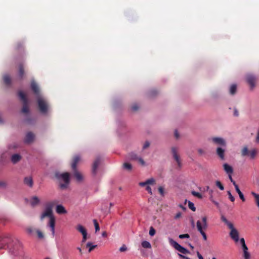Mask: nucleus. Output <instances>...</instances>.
I'll return each instance as SVG.
<instances>
[{"mask_svg":"<svg viewBox=\"0 0 259 259\" xmlns=\"http://www.w3.org/2000/svg\"><path fill=\"white\" fill-rule=\"evenodd\" d=\"M130 159L131 160H138V157H137L136 155L135 154H131L130 156Z\"/></svg>","mask_w":259,"mask_h":259,"instance_id":"47","label":"nucleus"},{"mask_svg":"<svg viewBox=\"0 0 259 259\" xmlns=\"http://www.w3.org/2000/svg\"><path fill=\"white\" fill-rule=\"evenodd\" d=\"M139 107L137 105H134L132 107V110L133 111H136L138 109Z\"/></svg>","mask_w":259,"mask_h":259,"instance_id":"54","label":"nucleus"},{"mask_svg":"<svg viewBox=\"0 0 259 259\" xmlns=\"http://www.w3.org/2000/svg\"><path fill=\"white\" fill-rule=\"evenodd\" d=\"M175 137L177 138H178L179 137V135L178 133V132L177 131H175Z\"/></svg>","mask_w":259,"mask_h":259,"instance_id":"61","label":"nucleus"},{"mask_svg":"<svg viewBox=\"0 0 259 259\" xmlns=\"http://www.w3.org/2000/svg\"><path fill=\"white\" fill-rule=\"evenodd\" d=\"M215 183H216V186L218 187H219L220 190H224V187L223 185L222 184V183L220 181H216Z\"/></svg>","mask_w":259,"mask_h":259,"instance_id":"39","label":"nucleus"},{"mask_svg":"<svg viewBox=\"0 0 259 259\" xmlns=\"http://www.w3.org/2000/svg\"><path fill=\"white\" fill-rule=\"evenodd\" d=\"M24 182L25 185L30 187H32L33 185V182L31 177H27L24 178Z\"/></svg>","mask_w":259,"mask_h":259,"instance_id":"15","label":"nucleus"},{"mask_svg":"<svg viewBox=\"0 0 259 259\" xmlns=\"http://www.w3.org/2000/svg\"><path fill=\"white\" fill-rule=\"evenodd\" d=\"M34 135L31 133H28L26 136L25 141L27 143H30L34 140Z\"/></svg>","mask_w":259,"mask_h":259,"instance_id":"17","label":"nucleus"},{"mask_svg":"<svg viewBox=\"0 0 259 259\" xmlns=\"http://www.w3.org/2000/svg\"><path fill=\"white\" fill-rule=\"evenodd\" d=\"M56 211L58 214H65L67 213L64 207L62 205H58L56 206Z\"/></svg>","mask_w":259,"mask_h":259,"instance_id":"13","label":"nucleus"},{"mask_svg":"<svg viewBox=\"0 0 259 259\" xmlns=\"http://www.w3.org/2000/svg\"><path fill=\"white\" fill-rule=\"evenodd\" d=\"M228 194L229 195V198L230 199V200L232 201V202H234V200H235V198L234 197L232 196V195L231 194L230 191H228Z\"/></svg>","mask_w":259,"mask_h":259,"instance_id":"46","label":"nucleus"},{"mask_svg":"<svg viewBox=\"0 0 259 259\" xmlns=\"http://www.w3.org/2000/svg\"><path fill=\"white\" fill-rule=\"evenodd\" d=\"M232 174H228L229 178L230 181L233 183L234 187H235V186H237V185L236 184L235 182L233 180V179L232 178Z\"/></svg>","mask_w":259,"mask_h":259,"instance_id":"45","label":"nucleus"},{"mask_svg":"<svg viewBox=\"0 0 259 259\" xmlns=\"http://www.w3.org/2000/svg\"><path fill=\"white\" fill-rule=\"evenodd\" d=\"M56 177L61 181L64 182V184H60V187L61 189H66L70 181V175L68 172L63 174H56Z\"/></svg>","mask_w":259,"mask_h":259,"instance_id":"2","label":"nucleus"},{"mask_svg":"<svg viewBox=\"0 0 259 259\" xmlns=\"http://www.w3.org/2000/svg\"><path fill=\"white\" fill-rule=\"evenodd\" d=\"M190 236L188 234H181L179 235V238L181 239L189 238Z\"/></svg>","mask_w":259,"mask_h":259,"instance_id":"44","label":"nucleus"},{"mask_svg":"<svg viewBox=\"0 0 259 259\" xmlns=\"http://www.w3.org/2000/svg\"><path fill=\"white\" fill-rule=\"evenodd\" d=\"M211 140L213 142L217 145L224 146V147L226 146L225 141L222 138H213Z\"/></svg>","mask_w":259,"mask_h":259,"instance_id":"11","label":"nucleus"},{"mask_svg":"<svg viewBox=\"0 0 259 259\" xmlns=\"http://www.w3.org/2000/svg\"><path fill=\"white\" fill-rule=\"evenodd\" d=\"M249 151L247 147H244L242 150L241 153L242 155L243 156H248L249 155Z\"/></svg>","mask_w":259,"mask_h":259,"instance_id":"32","label":"nucleus"},{"mask_svg":"<svg viewBox=\"0 0 259 259\" xmlns=\"http://www.w3.org/2000/svg\"><path fill=\"white\" fill-rule=\"evenodd\" d=\"M48 217L49 218L48 226L51 228L52 234H55V226L56 219L53 214L52 210L51 208H46V210L43 212L40 216L41 220H42L45 217Z\"/></svg>","mask_w":259,"mask_h":259,"instance_id":"1","label":"nucleus"},{"mask_svg":"<svg viewBox=\"0 0 259 259\" xmlns=\"http://www.w3.org/2000/svg\"><path fill=\"white\" fill-rule=\"evenodd\" d=\"M149 143L148 142H146L143 146V148L144 149H146L147 148V147H148L149 146Z\"/></svg>","mask_w":259,"mask_h":259,"instance_id":"56","label":"nucleus"},{"mask_svg":"<svg viewBox=\"0 0 259 259\" xmlns=\"http://www.w3.org/2000/svg\"><path fill=\"white\" fill-rule=\"evenodd\" d=\"M123 168L128 170H131L132 169V165L127 162H125L123 165Z\"/></svg>","mask_w":259,"mask_h":259,"instance_id":"35","label":"nucleus"},{"mask_svg":"<svg viewBox=\"0 0 259 259\" xmlns=\"http://www.w3.org/2000/svg\"><path fill=\"white\" fill-rule=\"evenodd\" d=\"M102 236L103 237H106L107 236V233L106 232H104L102 233Z\"/></svg>","mask_w":259,"mask_h":259,"instance_id":"62","label":"nucleus"},{"mask_svg":"<svg viewBox=\"0 0 259 259\" xmlns=\"http://www.w3.org/2000/svg\"><path fill=\"white\" fill-rule=\"evenodd\" d=\"M100 160L99 158H97L94 161L93 165L92 171L94 174H96L97 168L100 164Z\"/></svg>","mask_w":259,"mask_h":259,"instance_id":"20","label":"nucleus"},{"mask_svg":"<svg viewBox=\"0 0 259 259\" xmlns=\"http://www.w3.org/2000/svg\"><path fill=\"white\" fill-rule=\"evenodd\" d=\"M82 242H85L88 239V237H87L88 233L87 232L85 234H82Z\"/></svg>","mask_w":259,"mask_h":259,"instance_id":"48","label":"nucleus"},{"mask_svg":"<svg viewBox=\"0 0 259 259\" xmlns=\"http://www.w3.org/2000/svg\"><path fill=\"white\" fill-rule=\"evenodd\" d=\"M192 194L193 196L197 197V198H202V195L199 192H197L196 191H192Z\"/></svg>","mask_w":259,"mask_h":259,"instance_id":"38","label":"nucleus"},{"mask_svg":"<svg viewBox=\"0 0 259 259\" xmlns=\"http://www.w3.org/2000/svg\"><path fill=\"white\" fill-rule=\"evenodd\" d=\"M37 234L38 236V237L39 238H42L44 237L43 234L40 231L37 230Z\"/></svg>","mask_w":259,"mask_h":259,"instance_id":"53","label":"nucleus"},{"mask_svg":"<svg viewBox=\"0 0 259 259\" xmlns=\"http://www.w3.org/2000/svg\"><path fill=\"white\" fill-rule=\"evenodd\" d=\"M138 160L142 166H144L145 165V162L142 158H138Z\"/></svg>","mask_w":259,"mask_h":259,"instance_id":"51","label":"nucleus"},{"mask_svg":"<svg viewBox=\"0 0 259 259\" xmlns=\"http://www.w3.org/2000/svg\"><path fill=\"white\" fill-rule=\"evenodd\" d=\"M230 229V236L235 242L239 241V233L233 225L232 227L229 228Z\"/></svg>","mask_w":259,"mask_h":259,"instance_id":"8","label":"nucleus"},{"mask_svg":"<svg viewBox=\"0 0 259 259\" xmlns=\"http://www.w3.org/2000/svg\"><path fill=\"white\" fill-rule=\"evenodd\" d=\"M197 254L199 259H203V256L200 254V253L199 252H197Z\"/></svg>","mask_w":259,"mask_h":259,"instance_id":"59","label":"nucleus"},{"mask_svg":"<svg viewBox=\"0 0 259 259\" xmlns=\"http://www.w3.org/2000/svg\"><path fill=\"white\" fill-rule=\"evenodd\" d=\"M37 100L40 112L42 113L47 112L48 109V105L45 99L41 96H39L37 97Z\"/></svg>","mask_w":259,"mask_h":259,"instance_id":"4","label":"nucleus"},{"mask_svg":"<svg viewBox=\"0 0 259 259\" xmlns=\"http://www.w3.org/2000/svg\"><path fill=\"white\" fill-rule=\"evenodd\" d=\"M127 250V247L125 244L122 245L121 247L119 248V251L120 252H124Z\"/></svg>","mask_w":259,"mask_h":259,"instance_id":"43","label":"nucleus"},{"mask_svg":"<svg viewBox=\"0 0 259 259\" xmlns=\"http://www.w3.org/2000/svg\"><path fill=\"white\" fill-rule=\"evenodd\" d=\"M169 241L171 245H172L176 249L178 250L181 253L183 254H187L190 252L188 249L180 245L179 243H178L176 241H174L172 239H169Z\"/></svg>","mask_w":259,"mask_h":259,"instance_id":"7","label":"nucleus"},{"mask_svg":"<svg viewBox=\"0 0 259 259\" xmlns=\"http://www.w3.org/2000/svg\"><path fill=\"white\" fill-rule=\"evenodd\" d=\"M200 234L202 235V236H203V238L204 239V240H207V236H206V235L205 233V231H201L200 232Z\"/></svg>","mask_w":259,"mask_h":259,"instance_id":"52","label":"nucleus"},{"mask_svg":"<svg viewBox=\"0 0 259 259\" xmlns=\"http://www.w3.org/2000/svg\"><path fill=\"white\" fill-rule=\"evenodd\" d=\"M18 94L21 100L23 103V107L22 109V112L24 113H27L29 112V107L26 95L22 91H20Z\"/></svg>","mask_w":259,"mask_h":259,"instance_id":"3","label":"nucleus"},{"mask_svg":"<svg viewBox=\"0 0 259 259\" xmlns=\"http://www.w3.org/2000/svg\"><path fill=\"white\" fill-rule=\"evenodd\" d=\"M179 207L182 208L183 209H185V208L181 204L179 205Z\"/></svg>","mask_w":259,"mask_h":259,"instance_id":"63","label":"nucleus"},{"mask_svg":"<svg viewBox=\"0 0 259 259\" xmlns=\"http://www.w3.org/2000/svg\"><path fill=\"white\" fill-rule=\"evenodd\" d=\"M171 151H172V155H173L174 159L177 162L178 165L179 166H181V160H180V156L178 154V149L175 147H173L171 149Z\"/></svg>","mask_w":259,"mask_h":259,"instance_id":"10","label":"nucleus"},{"mask_svg":"<svg viewBox=\"0 0 259 259\" xmlns=\"http://www.w3.org/2000/svg\"><path fill=\"white\" fill-rule=\"evenodd\" d=\"M196 226L197 230L199 232L201 231H205L208 227L207 217L206 216H204L202 218V221H197L196 223Z\"/></svg>","mask_w":259,"mask_h":259,"instance_id":"5","label":"nucleus"},{"mask_svg":"<svg viewBox=\"0 0 259 259\" xmlns=\"http://www.w3.org/2000/svg\"><path fill=\"white\" fill-rule=\"evenodd\" d=\"M158 191L161 196H164V189L162 187H159L158 188Z\"/></svg>","mask_w":259,"mask_h":259,"instance_id":"49","label":"nucleus"},{"mask_svg":"<svg viewBox=\"0 0 259 259\" xmlns=\"http://www.w3.org/2000/svg\"><path fill=\"white\" fill-rule=\"evenodd\" d=\"M257 153V150L256 149H251L249 153L248 156L250 159H253L255 158L256 154Z\"/></svg>","mask_w":259,"mask_h":259,"instance_id":"24","label":"nucleus"},{"mask_svg":"<svg viewBox=\"0 0 259 259\" xmlns=\"http://www.w3.org/2000/svg\"><path fill=\"white\" fill-rule=\"evenodd\" d=\"M93 222L95 227L96 232L99 231L100 230V227L97 221L96 220H94Z\"/></svg>","mask_w":259,"mask_h":259,"instance_id":"36","label":"nucleus"},{"mask_svg":"<svg viewBox=\"0 0 259 259\" xmlns=\"http://www.w3.org/2000/svg\"><path fill=\"white\" fill-rule=\"evenodd\" d=\"M237 90V86L236 84H232L230 88V93L232 95H234Z\"/></svg>","mask_w":259,"mask_h":259,"instance_id":"33","label":"nucleus"},{"mask_svg":"<svg viewBox=\"0 0 259 259\" xmlns=\"http://www.w3.org/2000/svg\"><path fill=\"white\" fill-rule=\"evenodd\" d=\"M243 257L244 259H250V254L248 251L243 252Z\"/></svg>","mask_w":259,"mask_h":259,"instance_id":"41","label":"nucleus"},{"mask_svg":"<svg viewBox=\"0 0 259 259\" xmlns=\"http://www.w3.org/2000/svg\"><path fill=\"white\" fill-rule=\"evenodd\" d=\"M80 161V157L79 156L77 155L74 157L73 162L71 164V167L73 170H75L77 164Z\"/></svg>","mask_w":259,"mask_h":259,"instance_id":"16","label":"nucleus"},{"mask_svg":"<svg viewBox=\"0 0 259 259\" xmlns=\"http://www.w3.org/2000/svg\"><path fill=\"white\" fill-rule=\"evenodd\" d=\"M4 80L6 85H9L11 83V79L8 75L4 76Z\"/></svg>","mask_w":259,"mask_h":259,"instance_id":"34","label":"nucleus"},{"mask_svg":"<svg viewBox=\"0 0 259 259\" xmlns=\"http://www.w3.org/2000/svg\"><path fill=\"white\" fill-rule=\"evenodd\" d=\"M211 201L217 206H219V203L217 202V201H214L213 199V198L212 196L210 197V198Z\"/></svg>","mask_w":259,"mask_h":259,"instance_id":"55","label":"nucleus"},{"mask_svg":"<svg viewBox=\"0 0 259 259\" xmlns=\"http://www.w3.org/2000/svg\"><path fill=\"white\" fill-rule=\"evenodd\" d=\"M149 233L151 236H153L155 235V230L152 227H150Z\"/></svg>","mask_w":259,"mask_h":259,"instance_id":"42","label":"nucleus"},{"mask_svg":"<svg viewBox=\"0 0 259 259\" xmlns=\"http://www.w3.org/2000/svg\"><path fill=\"white\" fill-rule=\"evenodd\" d=\"M40 200L37 196H33L32 197L30 204L32 206H34L39 203Z\"/></svg>","mask_w":259,"mask_h":259,"instance_id":"21","label":"nucleus"},{"mask_svg":"<svg viewBox=\"0 0 259 259\" xmlns=\"http://www.w3.org/2000/svg\"><path fill=\"white\" fill-rule=\"evenodd\" d=\"M55 203H56L54 201L49 202L47 204L46 208H51L52 209Z\"/></svg>","mask_w":259,"mask_h":259,"instance_id":"40","label":"nucleus"},{"mask_svg":"<svg viewBox=\"0 0 259 259\" xmlns=\"http://www.w3.org/2000/svg\"><path fill=\"white\" fill-rule=\"evenodd\" d=\"M182 217V213L181 212H178L174 217V219L175 220H178L180 219Z\"/></svg>","mask_w":259,"mask_h":259,"instance_id":"50","label":"nucleus"},{"mask_svg":"<svg viewBox=\"0 0 259 259\" xmlns=\"http://www.w3.org/2000/svg\"><path fill=\"white\" fill-rule=\"evenodd\" d=\"M143 247L145 248H151V245L150 242L147 241H144L141 243Z\"/></svg>","mask_w":259,"mask_h":259,"instance_id":"29","label":"nucleus"},{"mask_svg":"<svg viewBox=\"0 0 259 259\" xmlns=\"http://www.w3.org/2000/svg\"><path fill=\"white\" fill-rule=\"evenodd\" d=\"M225 151V149H223V148H222L221 147H219L217 149V153L218 155L220 157V158L222 160H224V157H225V155H224Z\"/></svg>","mask_w":259,"mask_h":259,"instance_id":"18","label":"nucleus"},{"mask_svg":"<svg viewBox=\"0 0 259 259\" xmlns=\"http://www.w3.org/2000/svg\"><path fill=\"white\" fill-rule=\"evenodd\" d=\"M188 206H189V208L191 209L192 210H193V211H195L196 208L194 206V204L193 203H192L191 201H189Z\"/></svg>","mask_w":259,"mask_h":259,"instance_id":"37","label":"nucleus"},{"mask_svg":"<svg viewBox=\"0 0 259 259\" xmlns=\"http://www.w3.org/2000/svg\"><path fill=\"white\" fill-rule=\"evenodd\" d=\"M15 50L18 52H22L24 51V46L22 42H18L15 46Z\"/></svg>","mask_w":259,"mask_h":259,"instance_id":"19","label":"nucleus"},{"mask_svg":"<svg viewBox=\"0 0 259 259\" xmlns=\"http://www.w3.org/2000/svg\"><path fill=\"white\" fill-rule=\"evenodd\" d=\"M87 247L89 248V252H90L97 247V245H93L91 242H88Z\"/></svg>","mask_w":259,"mask_h":259,"instance_id":"30","label":"nucleus"},{"mask_svg":"<svg viewBox=\"0 0 259 259\" xmlns=\"http://www.w3.org/2000/svg\"><path fill=\"white\" fill-rule=\"evenodd\" d=\"M235 190H236V192L238 194L240 198L242 200V201L243 202H244L245 201V198L244 197V195H243V193L240 190L238 185L237 186H235Z\"/></svg>","mask_w":259,"mask_h":259,"instance_id":"25","label":"nucleus"},{"mask_svg":"<svg viewBox=\"0 0 259 259\" xmlns=\"http://www.w3.org/2000/svg\"><path fill=\"white\" fill-rule=\"evenodd\" d=\"M76 230L79 232L82 235L87 232L85 228L81 225H78L76 226Z\"/></svg>","mask_w":259,"mask_h":259,"instance_id":"26","label":"nucleus"},{"mask_svg":"<svg viewBox=\"0 0 259 259\" xmlns=\"http://www.w3.org/2000/svg\"><path fill=\"white\" fill-rule=\"evenodd\" d=\"M246 81L252 89L255 85L256 78L252 75L248 74L246 76Z\"/></svg>","mask_w":259,"mask_h":259,"instance_id":"9","label":"nucleus"},{"mask_svg":"<svg viewBox=\"0 0 259 259\" xmlns=\"http://www.w3.org/2000/svg\"><path fill=\"white\" fill-rule=\"evenodd\" d=\"M21 157L20 155L16 154L12 155L11 160L14 163H16L20 160Z\"/></svg>","mask_w":259,"mask_h":259,"instance_id":"23","label":"nucleus"},{"mask_svg":"<svg viewBox=\"0 0 259 259\" xmlns=\"http://www.w3.org/2000/svg\"><path fill=\"white\" fill-rule=\"evenodd\" d=\"M73 171H74V176L76 179V180L78 181V182H80L81 181L83 180V176L82 175V174L79 172V171H78L76 169V168H75V170H73Z\"/></svg>","mask_w":259,"mask_h":259,"instance_id":"14","label":"nucleus"},{"mask_svg":"<svg viewBox=\"0 0 259 259\" xmlns=\"http://www.w3.org/2000/svg\"><path fill=\"white\" fill-rule=\"evenodd\" d=\"M27 231L29 233H31L32 232V230L30 229H28Z\"/></svg>","mask_w":259,"mask_h":259,"instance_id":"64","label":"nucleus"},{"mask_svg":"<svg viewBox=\"0 0 259 259\" xmlns=\"http://www.w3.org/2000/svg\"><path fill=\"white\" fill-rule=\"evenodd\" d=\"M234 115L236 116H237L239 115L238 112L237 111L236 109H235L234 111Z\"/></svg>","mask_w":259,"mask_h":259,"instance_id":"60","label":"nucleus"},{"mask_svg":"<svg viewBox=\"0 0 259 259\" xmlns=\"http://www.w3.org/2000/svg\"><path fill=\"white\" fill-rule=\"evenodd\" d=\"M240 241L242 245L243 252L248 251V248L245 244L244 239L243 238H241Z\"/></svg>","mask_w":259,"mask_h":259,"instance_id":"27","label":"nucleus"},{"mask_svg":"<svg viewBox=\"0 0 259 259\" xmlns=\"http://www.w3.org/2000/svg\"><path fill=\"white\" fill-rule=\"evenodd\" d=\"M31 88L33 92L36 95L37 97L40 96L39 95V88L34 81H32L31 83Z\"/></svg>","mask_w":259,"mask_h":259,"instance_id":"12","label":"nucleus"},{"mask_svg":"<svg viewBox=\"0 0 259 259\" xmlns=\"http://www.w3.org/2000/svg\"><path fill=\"white\" fill-rule=\"evenodd\" d=\"M251 194L255 198L256 204L259 207V194H256L254 192H251Z\"/></svg>","mask_w":259,"mask_h":259,"instance_id":"31","label":"nucleus"},{"mask_svg":"<svg viewBox=\"0 0 259 259\" xmlns=\"http://www.w3.org/2000/svg\"><path fill=\"white\" fill-rule=\"evenodd\" d=\"M198 152L200 154H203L204 153L203 150H202V149H199L198 150Z\"/></svg>","mask_w":259,"mask_h":259,"instance_id":"58","label":"nucleus"},{"mask_svg":"<svg viewBox=\"0 0 259 259\" xmlns=\"http://www.w3.org/2000/svg\"><path fill=\"white\" fill-rule=\"evenodd\" d=\"M155 184V181L153 178H150L145 182L139 183V185L141 187H146V190L151 195L152 194V190L149 185H153Z\"/></svg>","mask_w":259,"mask_h":259,"instance_id":"6","label":"nucleus"},{"mask_svg":"<svg viewBox=\"0 0 259 259\" xmlns=\"http://www.w3.org/2000/svg\"><path fill=\"white\" fill-rule=\"evenodd\" d=\"M221 220L224 223H225L228 228L232 227V226L233 225V224L231 222L228 221L224 216H222Z\"/></svg>","mask_w":259,"mask_h":259,"instance_id":"28","label":"nucleus"},{"mask_svg":"<svg viewBox=\"0 0 259 259\" xmlns=\"http://www.w3.org/2000/svg\"><path fill=\"white\" fill-rule=\"evenodd\" d=\"M179 255L182 258H184V259H190L189 257H187V256H184L182 254H179Z\"/></svg>","mask_w":259,"mask_h":259,"instance_id":"57","label":"nucleus"},{"mask_svg":"<svg viewBox=\"0 0 259 259\" xmlns=\"http://www.w3.org/2000/svg\"><path fill=\"white\" fill-rule=\"evenodd\" d=\"M224 169L225 171L228 174H232L233 173V169L232 167L227 163H225L223 165Z\"/></svg>","mask_w":259,"mask_h":259,"instance_id":"22","label":"nucleus"}]
</instances>
